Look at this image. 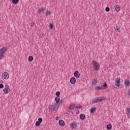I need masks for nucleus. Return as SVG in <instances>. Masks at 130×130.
Instances as JSON below:
<instances>
[{"instance_id": "obj_1", "label": "nucleus", "mask_w": 130, "mask_h": 130, "mask_svg": "<svg viewBox=\"0 0 130 130\" xmlns=\"http://www.w3.org/2000/svg\"><path fill=\"white\" fill-rule=\"evenodd\" d=\"M8 50L7 47H3L0 49V60L5 56L4 53H6Z\"/></svg>"}, {"instance_id": "obj_2", "label": "nucleus", "mask_w": 130, "mask_h": 130, "mask_svg": "<svg viewBox=\"0 0 130 130\" xmlns=\"http://www.w3.org/2000/svg\"><path fill=\"white\" fill-rule=\"evenodd\" d=\"M92 63L94 71H99V69H100V64H99V63L95 61V60H93L92 61Z\"/></svg>"}, {"instance_id": "obj_3", "label": "nucleus", "mask_w": 130, "mask_h": 130, "mask_svg": "<svg viewBox=\"0 0 130 130\" xmlns=\"http://www.w3.org/2000/svg\"><path fill=\"white\" fill-rule=\"evenodd\" d=\"M106 98L105 97H99V98H95L94 99L92 100V104H94V103H98V102H101L102 100H105Z\"/></svg>"}, {"instance_id": "obj_4", "label": "nucleus", "mask_w": 130, "mask_h": 130, "mask_svg": "<svg viewBox=\"0 0 130 130\" xmlns=\"http://www.w3.org/2000/svg\"><path fill=\"white\" fill-rule=\"evenodd\" d=\"M50 111H56L58 109V107L57 106V104H54L51 105L49 108Z\"/></svg>"}, {"instance_id": "obj_5", "label": "nucleus", "mask_w": 130, "mask_h": 130, "mask_svg": "<svg viewBox=\"0 0 130 130\" xmlns=\"http://www.w3.org/2000/svg\"><path fill=\"white\" fill-rule=\"evenodd\" d=\"M10 91H11L10 86L8 85H5V88L3 89V91L4 92V95H5V94H9Z\"/></svg>"}, {"instance_id": "obj_6", "label": "nucleus", "mask_w": 130, "mask_h": 130, "mask_svg": "<svg viewBox=\"0 0 130 130\" xmlns=\"http://www.w3.org/2000/svg\"><path fill=\"white\" fill-rule=\"evenodd\" d=\"M115 85L117 87H119L120 86V78L117 77L115 80Z\"/></svg>"}, {"instance_id": "obj_7", "label": "nucleus", "mask_w": 130, "mask_h": 130, "mask_svg": "<svg viewBox=\"0 0 130 130\" xmlns=\"http://www.w3.org/2000/svg\"><path fill=\"white\" fill-rule=\"evenodd\" d=\"M9 73L7 72H4L2 74V78L3 79H5V80H6V79H9Z\"/></svg>"}, {"instance_id": "obj_8", "label": "nucleus", "mask_w": 130, "mask_h": 130, "mask_svg": "<svg viewBox=\"0 0 130 130\" xmlns=\"http://www.w3.org/2000/svg\"><path fill=\"white\" fill-rule=\"evenodd\" d=\"M74 77H75V78L79 79V78H80V76H81V74H80V73H79V71H76L74 72Z\"/></svg>"}, {"instance_id": "obj_9", "label": "nucleus", "mask_w": 130, "mask_h": 130, "mask_svg": "<svg viewBox=\"0 0 130 130\" xmlns=\"http://www.w3.org/2000/svg\"><path fill=\"white\" fill-rule=\"evenodd\" d=\"M79 118L81 120H85L86 119V115L84 114H80Z\"/></svg>"}, {"instance_id": "obj_10", "label": "nucleus", "mask_w": 130, "mask_h": 130, "mask_svg": "<svg viewBox=\"0 0 130 130\" xmlns=\"http://www.w3.org/2000/svg\"><path fill=\"white\" fill-rule=\"evenodd\" d=\"M70 83L72 84H76V78L75 77H72L70 79Z\"/></svg>"}, {"instance_id": "obj_11", "label": "nucleus", "mask_w": 130, "mask_h": 130, "mask_svg": "<svg viewBox=\"0 0 130 130\" xmlns=\"http://www.w3.org/2000/svg\"><path fill=\"white\" fill-rule=\"evenodd\" d=\"M55 101L56 102V103L55 104H58V103H59V102L60 101V97L56 96L55 98Z\"/></svg>"}, {"instance_id": "obj_12", "label": "nucleus", "mask_w": 130, "mask_h": 130, "mask_svg": "<svg viewBox=\"0 0 130 130\" xmlns=\"http://www.w3.org/2000/svg\"><path fill=\"white\" fill-rule=\"evenodd\" d=\"M59 125H60L61 126H64V121L62 120H59Z\"/></svg>"}, {"instance_id": "obj_13", "label": "nucleus", "mask_w": 130, "mask_h": 130, "mask_svg": "<svg viewBox=\"0 0 130 130\" xmlns=\"http://www.w3.org/2000/svg\"><path fill=\"white\" fill-rule=\"evenodd\" d=\"M115 10H116V12L118 13L119 11H120V7L118 5H115L114 6Z\"/></svg>"}, {"instance_id": "obj_14", "label": "nucleus", "mask_w": 130, "mask_h": 130, "mask_svg": "<svg viewBox=\"0 0 130 130\" xmlns=\"http://www.w3.org/2000/svg\"><path fill=\"white\" fill-rule=\"evenodd\" d=\"M10 2H12L13 5H17L19 4V0H9Z\"/></svg>"}, {"instance_id": "obj_15", "label": "nucleus", "mask_w": 130, "mask_h": 130, "mask_svg": "<svg viewBox=\"0 0 130 130\" xmlns=\"http://www.w3.org/2000/svg\"><path fill=\"white\" fill-rule=\"evenodd\" d=\"M103 89L102 86H96L94 88L95 90H97L98 91H99V90H103Z\"/></svg>"}, {"instance_id": "obj_16", "label": "nucleus", "mask_w": 130, "mask_h": 130, "mask_svg": "<svg viewBox=\"0 0 130 130\" xmlns=\"http://www.w3.org/2000/svg\"><path fill=\"white\" fill-rule=\"evenodd\" d=\"M71 127H72L73 128H76L77 127V124L75 122L72 123L71 124Z\"/></svg>"}, {"instance_id": "obj_17", "label": "nucleus", "mask_w": 130, "mask_h": 130, "mask_svg": "<svg viewBox=\"0 0 130 130\" xmlns=\"http://www.w3.org/2000/svg\"><path fill=\"white\" fill-rule=\"evenodd\" d=\"M124 85H125V86H129V85H130L129 80H126L124 81Z\"/></svg>"}, {"instance_id": "obj_18", "label": "nucleus", "mask_w": 130, "mask_h": 130, "mask_svg": "<svg viewBox=\"0 0 130 130\" xmlns=\"http://www.w3.org/2000/svg\"><path fill=\"white\" fill-rule=\"evenodd\" d=\"M95 111H96V108L92 107L90 110V113H94V112H95Z\"/></svg>"}, {"instance_id": "obj_19", "label": "nucleus", "mask_w": 130, "mask_h": 130, "mask_svg": "<svg viewBox=\"0 0 130 130\" xmlns=\"http://www.w3.org/2000/svg\"><path fill=\"white\" fill-rule=\"evenodd\" d=\"M44 11H45V9H44V8L42 7L41 9L38 10L37 13H41V12H44Z\"/></svg>"}, {"instance_id": "obj_20", "label": "nucleus", "mask_w": 130, "mask_h": 130, "mask_svg": "<svg viewBox=\"0 0 130 130\" xmlns=\"http://www.w3.org/2000/svg\"><path fill=\"white\" fill-rule=\"evenodd\" d=\"M103 87V89H107V88L108 87V86H107V83H106V82L104 83Z\"/></svg>"}, {"instance_id": "obj_21", "label": "nucleus", "mask_w": 130, "mask_h": 130, "mask_svg": "<svg viewBox=\"0 0 130 130\" xmlns=\"http://www.w3.org/2000/svg\"><path fill=\"white\" fill-rule=\"evenodd\" d=\"M111 128H112V125L111 124H109L107 125V129H111Z\"/></svg>"}, {"instance_id": "obj_22", "label": "nucleus", "mask_w": 130, "mask_h": 130, "mask_svg": "<svg viewBox=\"0 0 130 130\" xmlns=\"http://www.w3.org/2000/svg\"><path fill=\"white\" fill-rule=\"evenodd\" d=\"M126 110V114H130V108L127 107Z\"/></svg>"}, {"instance_id": "obj_23", "label": "nucleus", "mask_w": 130, "mask_h": 130, "mask_svg": "<svg viewBox=\"0 0 130 130\" xmlns=\"http://www.w3.org/2000/svg\"><path fill=\"white\" fill-rule=\"evenodd\" d=\"M33 59H34L33 56H29L28 57V61H32Z\"/></svg>"}, {"instance_id": "obj_24", "label": "nucleus", "mask_w": 130, "mask_h": 130, "mask_svg": "<svg viewBox=\"0 0 130 130\" xmlns=\"http://www.w3.org/2000/svg\"><path fill=\"white\" fill-rule=\"evenodd\" d=\"M75 106H76V105H70L69 107V110H70V109H74V108H75Z\"/></svg>"}, {"instance_id": "obj_25", "label": "nucleus", "mask_w": 130, "mask_h": 130, "mask_svg": "<svg viewBox=\"0 0 130 130\" xmlns=\"http://www.w3.org/2000/svg\"><path fill=\"white\" fill-rule=\"evenodd\" d=\"M41 124V123L40 122H39L38 121H37L35 123L36 126H39Z\"/></svg>"}, {"instance_id": "obj_26", "label": "nucleus", "mask_w": 130, "mask_h": 130, "mask_svg": "<svg viewBox=\"0 0 130 130\" xmlns=\"http://www.w3.org/2000/svg\"><path fill=\"white\" fill-rule=\"evenodd\" d=\"M92 83V85H96V84H97V80L93 79Z\"/></svg>"}, {"instance_id": "obj_27", "label": "nucleus", "mask_w": 130, "mask_h": 130, "mask_svg": "<svg viewBox=\"0 0 130 130\" xmlns=\"http://www.w3.org/2000/svg\"><path fill=\"white\" fill-rule=\"evenodd\" d=\"M75 108H77L78 109H80L81 108H83V106L81 105H79L78 106H76Z\"/></svg>"}, {"instance_id": "obj_28", "label": "nucleus", "mask_w": 130, "mask_h": 130, "mask_svg": "<svg viewBox=\"0 0 130 130\" xmlns=\"http://www.w3.org/2000/svg\"><path fill=\"white\" fill-rule=\"evenodd\" d=\"M115 31H116V32H120V28H119V27L118 26H116V28H115Z\"/></svg>"}, {"instance_id": "obj_29", "label": "nucleus", "mask_w": 130, "mask_h": 130, "mask_svg": "<svg viewBox=\"0 0 130 130\" xmlns=\"http://www.w3.org/2000/svg\"><path fill=\"white\" fill-rule=\"evenodd\" d=\"M55 95L57 96V97H60V96H59V95H60V92L59 91H57Z\"/></svg>"}, {"instance_id": "obj_30", "label": "nucleus", "mask_w": 130, "mask_h": 130, "mask_svg": "<svg viewBox=\"0 0 130 130\" xmlns=\"http://www.w3.org/2000/svg\"><path fill=\"white\" fill-rule=\"evenodd\" d=\"M38 121H39L40 123H41V122L43 121V119H42V118H39Z\"/></svg>"}, {"instance_id": "obj_31", "label": "nucleus", "mask_w": 130, "mask_h": 130, "mask_svg": "<svg viewBox=\"0 0 130 130\" xmlns=\"http://www.w3.org/2000/svg\"><path fill=\"white\" fill-rule=\"evenodd\" d=\"M46 16H48V15L50 16V15H51V13L50 12V11H47L46 12Z\"/></svg>"}, {"instance_id": "obj_32", "label": "nucleus", "mask_w": 130, "mask_h": 130, "mask_svg": "<svg viewBox=\"0 0 130 130\" xmlns=\"http://www.w3.org/2000/svg\"><path fill=\"white\" fill-rule=\"evenodd\" d=\"M49 29H53V24H52V23H50L49 24Z\"/></svg>"}, {"instance_id": "obj_33", "label": "nucleus", "mask_w": 130, "mask_h": 130, "mask_svg": "<svg viewBox=\"0 0 130 130\" xmlns=\"http://www.w3.org/2000/svg\"><path fill=\"white\" fill-rule=\"evenodd\" d=\"M105 11L106 12H109L110 11V8H109V7H106Z\"/></svg>"}, {"instance_id": "obj_34", "label": "nucleus", "mask_w": 130, "mask_h": 130, "mask_svg": "<svg viewBox=\"0 0 130 130\" xmlns=\"http://www.w3.org/2000/svg\"><path fill=\"white\" fill-rule=\"evenodd\" d=\"M4 88V84H0V89H3Z\"/></svg>"}, {"instance_id": "obj_35", "label": "nucleus", "mask_w": 130, "mask_h": 130, "mask_svg": "<svg viewBox=\"0 0 130 130\" xmlns=\"http://www.w3.org/2000/svg\"><path fill=\"white\" fill-rule=\"evenodd\" d=\"M31 27L34 26V22H31V25H30Z\"/></svg>"}, {"instance_id": "obj_36", "label": "nucleus", "mask_w": 130, "mask_h": 130, "mask_svg": "<svg viewBox=\"0 0 130 130\" xmlns=\"http://www.w3.org/2000/svg\"><path fill=\"white\" fill-rule=\"evenodd\" d=\"M127 116H128V118H130V114H127Z\"/></svg>"}, {"instance_id": "obj_37", "label": "nucleus", "mask_w": 130, "mask_h": 130, "mask_svg": "<svg viewBox=\"0 0 130 130\" xmlns=\"http://www.w3.org/2000/svg\"><path fill=\"white\" fill-rule=\"evenodd\" d=\"M55 119H56V120H58V119H59L58 117H56L55 118Z\"/></svg>"}, {"instance_id": "obj_38", "label": "nucleus", "mask_w": 130, "mask_h": 130, "mask_svg": "<svg viewBox=\"0 0 130 130\" xmlns=\"http://www.w3.org/2000/svg\"><path fill=\"white\" fill-rule=\"evenodd\" d=\"M60 103L62 102V100H61L60 101Z\"/></svg>"}, {"instance_id": "obj_39", "label": "nucleus", "mask_w": 130, "mask_h": 130, "mask_svg": "<svg viewBox=\"0 0 130 130\" xmlns=\"http://www.w3.org/2000/svg\"><path fill=\"white\" fill-rule=\"evenodd\" d=\"M2 82H3V80H2V81H1V83H2Z\"/></svg>"}, {"instance_id": "obj_40", "label": "nucleus", "mask_w": 130, "mask_h": 130, "mask_svg": "<svg viewBox=\"0 0 130 130\" xmlns=\"http://www.w3.org/2000/svg\"><path fill=\"white\" fill-rule=\"evenodd\" d=\"M2 82H3V80H2V81H1V83H2Z\"/></svg>"}, {"instance_id": "obj_41", "label": "nucleus", "mask_w": 130, "mask_h": 130, "mask_svg": "<svg viewBox=\"0 0 130 130\" xmlns=\"http://www.w3.org/2000/svg\"><path fill=\"white\" fill-rule=\"evenodd\" d=\"M2 82H3V80H2V81H1V83H2Z\"/></svg>"}, {"instance_id": "obj_42", "label": "nucleus", "mask_w": 130, "mask_h": 130, "mask_svg": "<svg viewBox=\"0 0 130 130\" xmlns=\"http://www.w3.org/2000/svg\"><path fill=\"white\" fill-rule=\"evenodd\" d=\"M80 112V111H78V113Z\"/></svg>"}, {"instance_id": "obj_43", "label": "nucleus", "mask_w": 130, "mask_h": 130, "mask_svg": "<svg viewBox=\"0 0 130 130\" xmlns=\"http://www.w3.org/2000/svg\"><path fill=\"white\" fill-rule=\"evenodd\" d=\"M80 112V111H78V113Z\"/></svg>"}]
</instances>
